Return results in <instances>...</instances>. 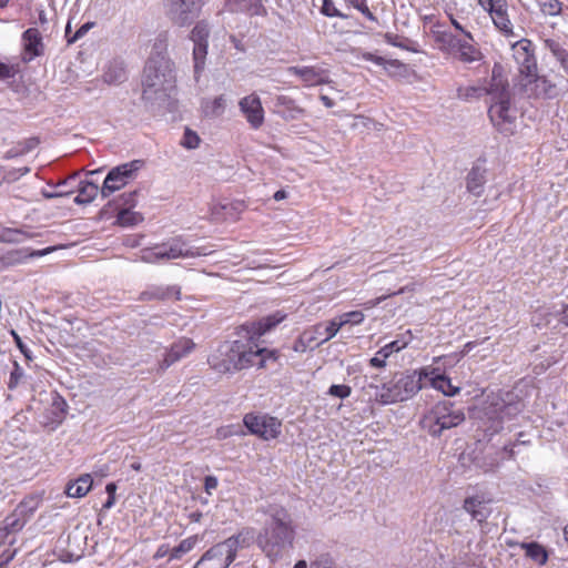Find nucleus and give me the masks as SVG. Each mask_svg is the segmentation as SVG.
Instances as JSON below:
<instances>
[{
	"mask_svg": "<svg viewBox=\"0 0 568 568\" xmlns=\"http://www.w3.org/2000/svg\"><path fill=\"white\" fill-rule=\"evenodd\" d=\"M285 314L276 312L258 321L247 322L239 327L237 334L241 338L235 339V347L239 352L237 362L242 371L256 367L265 369L270 362L280 359L281 353L276 348L261 347L258 342L262 336L272 331L284 321Z\"/></svg>",
	"mask_w": 568,
	"mask_h": 568,
	"instance_id": "obj_1",
	"label": "nucleus"
},
{
	"mask_svg": "<svg viewBox=\"0 0 568 568\" xmlns=\"http://www.w3.org/2000/svg\"><path fill=\"white\" fill-rule=\"evenodd\" d=\"M423 387L419 369H412L395 374L381 386L371 383L364 389L374 390L373 394L367 392L371 403L386 406L413 398Z\"/></svg>",
	"mask_w": 568,
	"mask_h": 568,
	"instance_id": "obj_2",
	"label": "nucleus"
},
{
	"mask_svg": "<svg viewBox=\"0 0 568 568\" xmlns=\"http://www.w3.org/2000/svg\"><path fill=\"white\" fill-rule=\"evenodd\" d=\"M294 535L288 515L284 510L277 511L272 517L271 526L260 534L257 542L266 556L274 561L281 556L286 544L293 545Z\"/></svg>",
	"mask_w": 568,
	"mask_h": 568,
	"instance_id": "obj_3",
	"label": "nucleus"
},
{
	"mask_svg": "<svg viewBox=\"0 0 568 568\" xmlns=\"http://www.w3.org/2000/svg\"><path fill=\"white\" fill-rule=\"evenodd\" d=\"M466 419L465 413L448 400L434 404L420 418V427L433 437H439L444 430L459 426Z\"/></svg>",
	"mask_w": 568,
	"mask_h": 568,
	"instance_id": "obj_4",
	"label": "nucleus"
},
{
	"mask_svg": "<svg viewBox=\"0 0 568 568\" xmlns=\"http://www.w3.org/2000/svg\"><path fill=\"white\" fill-rule=\"evenodd\" d=\"M523 405L520 403H506L499 394L488 396L484 407L485 417L491 423L486 427V432L491 436L503 429V424L520 414Z\"/></svg>",
	"mask_w": 568,
	"mask_h": 568,
	"instance_id": "obj_5",
	"label": "nucleus"
},
{
	"mask_svg": "<svg viewBox=\"0 0 568 568\" xmlns=\"http://www.w3.org/2000/svg\"><path fill=\"white\" fill-rule=\"evenodd\" d=\"M174 63L165 55L150 58L143 71V85L165 91L174 82Z\"/></svg>",
	"mask_w": 568,
	"mask_h": 568,
	"instance_id": "obj_6",
	"label": "nucleus"
},
{
	"mask_svg": "<svg viewBox=\"0 0 568 568\" xmlns=\"http://www.w3.org/2000/svg\"><path fill=\"white\" fill-rule=\"evenodd\" d=\"M490 95L495 100L488 110L491 122L501 133H511V124L515 118L510 114L508 84L503 79H499L498 84H496L495 94Z\"/></svg>",
	"mask_w": 568,
	"mask_h": 568,
	"instance_id": "obj_7",
	"label": "nucleus"
},
{
	"mask_svg": "<svg viewBox=\"0 0 568 568\" xmlns=\"http://www.w3.org/2000/svg\"><path fill=\"white\" fill-rule=\"evenodd\" d=\"M141 258L146 263H155L160 260H174L180 257H194V256H205L211 251L206 248H191L184 250L183 245L179 242H174L170 245L168 244H158L153 247H146L141 251Z\"/></svg>",
	"mask_w": 568,
	"mask_h": 568,
	"instance_id": "obj_8",
	"label": "nucleus"
},
{
	"mask_svg": "<svg viewBox=\"0 0 568 568\" xmlns=\"http://www.w3.org/2000/svg\"><path fill=\"white\" fill-rule=\"evenodd\" d=\"M243 424L250 434L263 440L276 439L282 434V422L268 414L247 413L243 417Z\"/></svg>",
	"mask_w": 568,
	"mask_h": 568,
	"instance_id": "obj_9",
	"label": "nucleus"
},
{
	"mask_svg": "<svg viewBox=\"0 0 568 568\" xmlns=\"http://www.w3.org/2000/svg\"><path fill=\"white\" fill-rule=\"evenodd\" d=\"M237 541L229 538L211 547L194 568H227L236 557Z\"/></svg>",
	"mask_w": 568,
	"mask_h": 568,
	"instance_id": "obj_10",
	"label": "nucleus"
},
{
	"mask_svg": "<svg viewBox=\"0 0 568 568\" xmlns=\"http://www.w3.org/2000/svg\"><path fill=\"white\" fill-rule=\"evenodd\" d=\"M143 166V161L133 160L113 168L105 176L101 187V194L104 197L110 196L115 191L124 187L133 180L138 171Z\"/></svg>",
	"mask_w": 568,
	"mask_h": 568,
	"instance_id": "obj_11",
	"label": "nucleus"
},
{
	"mask_svg": "<svg viewBox=\"0 0 568 568\" xmlns=\"http://www.w3.org/2000/svg\"><path fill=\"white\" fill-rule=\"evenodd\" d=\"M513 55L518 64L521 79L534 75L538 71L534 45L529 39H520L513 45Z\"/></svg>",
	"mask_w": 568,
	"mask_h": 568,
	"instance_id": "obj_12",
	"label": "nucleus"
},
{
	"mask_svg": "<svg viewBox=\"0 0 568 568\" xmlns=\"http://www.w3.org/2000/svg\"><path fill=\"white\" fill-rule=\"evenodd\" d=\"M239 352L235 347V341L230 344L221 346L216 353L209 358V364L212 369L220 374H229L241 372L240 363L237 362Z\"/></svg>",
	"mask_w": 568,
	"mask_h": 568,
	"instance_id": "obj_13",
	"label": "nucleus"
},
{
	"mask_svg": "<svg viewBox=\"0 0 568 568\" xmlns=\"http://www.w3.org/2000/svg\"><path fill=\"white\" fill-rule=\"evenodd\" d=\"M479 4L488 11L494 26L505 36L514 34V27L509 19L506 0H478Z\"/></svg>",
	"mask_w": 568,
	"mask_h": 568,
	"instance_id": "obj_14",
	"label": "nucleus"
},
{
	"mask_svg": "<svg viewBox=\"0 0 568 568\" xmlns=\"http://www.w3.org/2000/svg\"><path fill=\"white\" fill-rule=\"evenodd\" d=\"M173 20L180 27L189 24L202 10L203 0H166Z\"/></svg>",
	"mask_w": 568,
	"mask_h": 568,
	"instance_id": "obj_15",
	"label": "nucleus"
},
{
	"mask_svg": "<svg viewBox=\"0 0 568 568\" xmlns=\"http://www.w3.org/2000/svg\"><path fill=\"white\" fill-rule=\"evenodd\" d=\"M520 84L529 98L552 99L556 97V85L538 71L534 75L520 79Z\"/></svg>",
	"mask_w": 568,
	"mask_h": 568,
	"instance_id": "obj_16",
	"label": "nucleus"
},
{
	"mask_svg": "<svg viewBox=\"0 0 568 568\" xmlns=\"http://www.w3.org/2000/svg\"><path fill=\"white\" fill-rule=\"evenodd\" d=\"M239 106L252 129L257 130L264 124L265 113L261 99L256 93L242 98Z\"/></svg>",
	"mask_w": 568,
	"mask_h": 568,
	"instance_id": "obj_17",
	"label": "nucleus"
},
{
	"mask_svg": "<svg viewBox=\"0 0 568 568\" xmlns=\"http://www.w3.org/2000/svg\"><path fill=\"white\" fill-rule=\"evenodd\" d=\"M437 40L445 42L449 47L450 52L463 62H474L480 57L479 50L470 43L471 40L457 39L445 32Z\"/></svg>",
	"mask_w": 568,
	"mask_h": 568,
	"instance_id": "obj_18",
	"label": "nucleus"
},
{
	"mask_svg": "<svg viewBox=\"0 0 568 568\" xmlns=\"http://www.w3.org/2000/svg\"><path fill=\"white\" fill-rule=\"evenodd\" d=\"M419 374L422 377V382L424 379H427L429 382V385L438 390L442 392L446 396H455L459 394L460 388L457 386H454L452 384V381L448 376L445 374H442L439 372V368L433 367V366H425L419 368Z\"/></svg>",
	"mask_w": 568,
	"mask_h": 568,
	"instance_id": "obj_19",
	"label": "nucleus"
},
{
	"mask_svg": "<svg viewBox=\"0 0 568 568\" xmlns=\"http://www.w3.org/2000/svg\"><path fill=\"white\" fill-rule=\"evenodd\" d=\"M195 348V343L189 337H181L175 341L165 352L163 359L159 363V369L164 372L174 363L186 357Z\"/></svg>",
	"mask_w": 568,
	"mask_h": 568,
	"instance_id": "obj_20",
	"label": "nucleus"
},
{
	"mask_svg": "<svg viewBox=\"0 0 568 568\" xmlns=\"http://www.w3.org/2000/svg\"><path fill=\"white\" fill-rule=\"evenodd\" d=\"M288 72L298 77L305 87H316L331 82L328 71L316 65L290 67Z\"/></svg>",
	"mask_w": 568,
	"mask_h": 568,
	"instance_id": "obj_21",
	"label": "nucleus"
},
{
	"mask_svg": "<svg viewBox=\"0 0 568 568\" xmlns=\"http://www.w3.org/2000/svg\"><path fill=\"white\" fill-rule=\"evenodd\" d=\"M274 112L285 121H294L306 113V110L298 105L293 98L280 94L274 99Z\"/></svg>",
	"mask_w": 568,
	"mask_h": 568,
	"instance_id": "obj_22",
	"label": "nucleus"
},
{
	"mask_svg": "<svg viewBox=\"0 0 568 568\" xmlns=\"http://www.w3.org/2000/svg\"><path fill=\"white\" fill-rule=\"evenodd\" d=\"M182 297L181 287L179 285L151 286L139 295L141 302L152 301H180Z\"/></svg>",
	"mask_w": 568,
	"mask_h": 568,
	"instance_id": "obj_23",
	"label": "nucleus"
},
{
	"mask_svg": "<svg viewBox=\"0 0 568 568\" xmlns=\"http://www.w3.org/2000/svg\"><path fill=\"white\" fill-rule=\"evenodd\" d=\"M24 61H31L43 53L42 36L39 29L29 28L22 33Z\"/></svg>",
	"mask_w": 568,
	"mask_h": 568,
	"instance_id": "obj_24",
	"label": "nucleus"
},
{
	"mask_svg": "<svg viewBox=\"0 0 568 568\" xmlns=\"http://www.w3.org/2000/svg\"><path fill=\"white\" fill-rule=\"evenodd\" d=\"M54 247H47L41 251H27V250H13L9 251L0 257V265L2 267H10L19 264H23L27 260L32 257L43 256L51 253Z\"/></svg>",
	"mask_w": 568,
	"mask_h": 568,
	"instance_id": "obj_25",
	"label": "nucleus"
},
{
	"mask_svg": "<svg viewBox=\"0 0 568 568\" xmlns=\"http://www.w3.org/2000/svg\"><path fill=\"white\" fill-rule=\"evenodd\" d=\"M491 503L490 498H486L484 495H477L467 497L464 500V509L471 516L473 519L483 523L489 516L487 505Z\"/></svg>",
	"mask_w": 568,
	"mask_h": 568,
	"instance_id": "obj_26",
	"label": "nucleus"
},
{
	"mask_svg": "<svg viewBox=\"0 0 568 568\" xmlns=\"http://www.w3.org/2000/svg\"><path fill=\"white\" fill-rule=\"evenodd\" d=\"M500 78L496 77L495 70L493 71V83L489 89L480 85H466L457 89V98L469 101L479 99L485 94H495L496 84Z\"/></svg>",
	"mask_w": 568,
	"mask_h": 568,
	"instance_id": "obj_27",
	"label": "nucleus"
},
{
	"mask_svg": "<svg viewBox=\"0 0 568 568\" xmlns=\"http://www.w3.org/2000/svg\"><path fill=\"white\" fill-rule=\"evenodd\" d=\"M27 520L16 508L8 515L0 526V542L4 541L11 534L19 532L26 526Z\"/></svg>",
	"mask_w": 568,
	"mask_h": 568,
	"instance_id": "obj_28",
	"label": "nucleus"
},
{
	"mask_svg": "<svg viewBox=\"0 0 568 568\" xmlns=\"http://www.w3.org/2000/svg\"><path fill=\"white\" fill-rule=\"evenodd\" d=\"M93 479L90 474H83L65 486V495L70 498L84 497L92 488Z\"/></svg>",
	"mask_w": 568,
	"mask_h": 568,
	"instance_id": "obj_29",
	"label": "nucleus"
},
{
	"mask_svg": "<svg viewBox=\"0 0 568 568\" xmlns=\"http://www.w3.org/2000/svg\"><path fill=\"white\" fill-rule=\"evenodd\" d=\"M545 48L548 49L551 54L559 62L560 67L565 70L568 75V50L555 39H546L544 41Z\"/></svg>",
	"mask_w": 568,
	"mask_h": 568,
	"instance_id": "obj_30",
	"label": "nucleus"
},
{
	"mask_svg": "<svg viewBox=\"0 0 568 568\" xmlns=\"http://www.w3.org/2000/svg\"><path fill=\"white\" fill-rule=\"evenodd\" d=\"M143 221V216L139 212H134L130 209L120 207L118 205V214L114 224L121 227H130L138 225Z\"/></svg>",
	"mask_w": 568,
	"mask_h": 568,
	"instance_id": "obj_31",
	"label": "nucleus"
},
{
	"mask_svg": "<svg viewBox=\"0 0 568 568\" xmlns=\"http://www.w3.org/2000/svg\"><path fill=\"white\" fill-rule=\"evenodd\" d=\"M485 171L478 166H474L467 175V190L475 194L480 195L485 183Z\"/></svg>",
	"mask_w": 568,
	"mask_h": 568,
	"instance_id": "obj_32",
	"label": "nucleus"
},
{
	"mask_svg": "<svg viewBox=\"0 0 568 568\" xmlns=\"http://www.w3.org/2000/svg\"><path fill=\"white\" fill-rule=\"evenodd\" d=\"M225 110V98L224 95L215 97L211 100H204L202 102V111L205 116L214 118L221 115Z\"/></svg>",
	"mask_w": 568,
	"mask_h": 568,
	"instance_id": "obj_33",
	"label": "nucleus"
},
{
	"mask_svg": "<svg viewBox=\"0 0 568 568\" xmlns=\"http://www.w3.org/2000/svg\"><path fill=\"white\" fill-rule=\"evenodd\" d=\"M99 187L93 182H82L74 202L78 204L90 203L97 197Z\"/></svg>",
	"mask_w": 568,
	"mask_h": 568,
	"instance_id": "obj_34",
	"label": "nucleus"
},
{
	"mask_svg": "<svg viewBox=\"0 0 568 568\" xmlns=\"http://www.w3.org/2000/svg\"><path fill=\"white\" fill-rule=\"evenodd\" d=\"M525 554L528 558L532 559L539 565H545L548 559V554L544 546L538 542L523 544Z\"/></svg>",
	"mask_w": 568,
	"mask_h": 568,
	"instance_id": "obj_35",
	"label": "nucleus"
},
{
	"mask_svg": "<svg viewBox=\"0 0 568 568\" xmlns=\"http://www.w3.org/2000/svg\"><path fill=\"white\" fill-rule=\"evenodd\" d=\"M65 402L64 400H54L52 403L51 408L49 409L50 416L47 417L44 424L58 426L65 418Z\"/></svg>",
	"mask_w": 568,
	"mask_h": 568,
	"instance_id": "obj_36",
	"label": "nucleus"
},
{
	"mask_svg": "<svg viewBox=\"0 0 568 568\" xmlns=\"http://www.w3.org/2000/svg\"><path fill=\"white\" fill-rule=\"evenodd\" d=\"M536 3L545 17H558L564 8V3L560 0H536Z\"/></svg>",
	"mask_w": 568,
	"mask_h": 568,
	"instance_id": "obj_37",
	"label": "nucleus"
},
{
	"mask_svg": "<svg viewBox=\"0 0 568 568\" xmlns=\"http://www.w3.org/2000/svg\"><path fill=\"white\" fill-rule=\"evenodd\" d=\"M209 43H196L193 47L194 73L199 75L205 67Z\"/></svg>",
	"mask_w": 568,
	"mask_h": 568,
	"instance_id": "obj_38",
	"label": "nucleus"
},
{
	"mask_svg": "<svg viewBox=\"0 0 568 568\" xmlns=\"http://www.w3.org/2000/svg\"><path fill=\"white\" fill-rule=\"evenodd\" d=\"M40 505V499L36 496H28L23 498L16 509L23 515L26 520L28 521L30 517L33 515V513L38 509Z\"/></svg>",
	"mask_w": 568,
	"mask_h": 568,
	"instance_id": "obj_39",
	"label": "nucleus"
},
{
	"mask_svg": "<svg viewBox=\"0 0 568 568\" xmlns=\"http://www.w3.org/2000/svg\"><path fill=\"white\" fill-rule=\"evenodd\" d=\"M199 537L196 535L183 539L176 547L171 550V559H180L184 554L190 552L197 544Z\"/></svg>",
	"mask_w": 568,
	"mask_h": 568,
	"instance_id": "obj_40",
	"label": "nucleus"
},
{
	"mask_svg": "<svg viewBox=\"0 0 568 568\" xmlns=\"http://www.w3.org/2000/svg\"><path fill=\"white\" fill-rule=\"evenodd\" d=\"M210 29L205 21L197 22L191 30L190 39L194 44L196 43H209Z\"/></svg>",
	"mask_w": 568,
	"mask_h": 568,
	"instance_id": "obj_41",
	"label": "nucleus"
},
{
	"mask_svg": "<svg viewBox=\"0 0 568 568\" xmlns=\"http://www.w3.org/2000/svg\"><path fill=\"white\" fill-rule=\"evenodd\" d=\"M528 445H529V442H524V440L523 442L517 440L515 443L506 445L504 447V456H503V458H508V459L517 458V457L524 458L525 455H523V453L525 450H527Z\"/></svg>",
	"mask_w": 568,
	"mask_h": 568,
	"instance_id": "obj_42",
	"label": "nucleus"
},
{
	"mask_svg": "<svg viewBox=\"0 0 568 568\" xmlns=\"http://www.w3.org/2000/svg\"><path fill=\"white\" fill-rule=\"evenodd\" d=\"M23 377H24V372H23L22 367L20 366V364L17 361H14L13 368L10 373V377L8 381V388L11 390L16 389L19 386V384L21 383Z\"/></svg>",
	"mask_w": 568,
	"mask_h": 568,
	"instance_id": "obj_43",
	"label": "nucleus"
},
{
	"mask_svg": "<svg viewBox=\"0 0 568 568\" xmlns=\"http://www.w3.org/2000/svg\"><path fill=\"white\" fill-rule=\"evenodd\" d=\"M343 326L351 325H359L363 323L365 315L361 311H351L338 316Z\"/></svg>",
	"mask_w": 568,
	"mask_h": 568,
	"instance_id": "obj_44",
	"label": "nucleus"
},
{
	"mask_svg": "<svg viewBox=\"0 0 568 568\" xmlns=\"http://www.w3.org/2000/svg\"><path fill=\"white\" fill-rule=\"evenodd\" d=\"M200 142H201V139H200L199 134L195 131L186 128L184 131L181 144L185 149L191 150V149H196L200 145Z\"/></svg>",
	"mask_w": 568,
	"mask_h": 568,
	"instance_id": "obj_45",
	"label": "nucleus"
},
{
	"mask_svg": "<svg viewBox=\"0 0 568 568\" xmlns=\"http://www.w3.org/2000/svg\"><path fill=\"white\" fill-rule=\"evenodd\" d=\"M389 355L383 348H379L375 355L369 359V366L373 368L383 369L387 365Z\"/></svg>",
	"mask_w": 568,
	"mask_h": 568,
	"instance_id": "obj_46",
	"label": "nucleus"
},
{
	"mask_svg": "<svg viewBox=\"0 0 568 568\" xmlns=\"http://www.w3.org/2000/svg\"><path fill=\"white\" fill-rule=\"evenodd\" d=\"M311 568H336V565L329 554H322L311 562Z\"/></svg>",
	"mask_w": 568,
	"mask_h": 568,
	"instance_id": "obj_47",
	"label": "nucleus"
},
{
	"mask_svg": "<svg viewBox=\"0 0 568 568\" xmlns=\"http://www.w3.org/2000/svg\"><path fill=\"white\" fill-rule=\"evenodd\" d=\"M114 203L116 206L132 210L136 204V192L123 193Z\"/></svg>",
	"mask_w": 568,
	"mask_h": 568,
	"instance_id": "obj_48",
	"label": "nucleus"
},
{
	"mask_svg": "<svg viewBox=\"0 0 568 568\" xmlns=\"http://www.w3.org/2000/svg\"><path fill=\"white\" fill-rule=\"evenodd\" d=\"M352 6L357 9L366 19L377 22L376 16L371 11L365 0H352Z\"/></svg>",
	"mask_w": 568,
	"mask_h": 568,
	"instance_id": "obj_49",
	"label": "nucleus"
},
{
	"mask_svg": "<svg viewBox=\"0 0 568 568\" xmlns=\"http://www.w3.org/2000/svg\"><path fill=\"white\" fill-rule=\"evenodd\" d=\"M343 327L342 323H341V320L339 317L337 318H334L332 321H329L326 326H325V337H324V342L326 341H329L331 338H333L337 333L338 331Z\"/></svg>",
	"mask_w": 568,
	"mask_h": 568,
	"instance_id": "obj_50",
	"label": "nucleus"
},
{
	"mask_svg": "<svg viewBox=\"0 0 568 568\" xmlns=\"http://www.w3.org/2000/svg\"><path fill=\"white\" fill-rule=\"evenodd\" d=\"M331 396H334V397H338V398H347L351 393H352V388L348 386V385H332L329 388H328V392H327Z\"/></svg>",
	"mask_w": 568,
	"mask_h": 568,
	"instance_id": "obj_51",
	"label": "nucleus"
},
{
	"mask_svg": "<svg viewBox=\"0 0 568 568\" xmlns=\"http://www.w3.org/2000/svg\"><path fill=\"white\" fill-rule=\"evenodd\" d=\"M321 12L326 17H339L345 18L343 13H341L337 8L334 6L333 0H323L322 1V8Z\"/></svg>",
	"mask_w": 568,
	"mask_h": 568,
	"instance_id": "obj_52",
	"label": "nucleus"
},
{
	"mask_svg": "<svg viewBox=\"0 0 568 568\" xmlns=\"http://www.w3.org/2000/svg\"><path fill=\"white\" fill-rule=\"evenodd\" d=\"M19 71L18 64H7L0 61V80L13 78Z\"/></svg>",
	"mask_w": 568,
	"mask_h": 568,
	"instance_id": "obj_53",
	"label": "nucleus"
},
{
	"mask_svg": "<svg viewBox=\"0 0 568 568\" xmlns=\"http://www.w3.org/2000/svg\"><path fill=\"white\" fill-rule=\"evenodd\" d=\"M11 336L14 341V344L19 348V351L23 354V356L28 359H32L31 351L27 347V345L22 342L21 337L16 331H11Z\"/></svg>",
	"mask_w": 568,
	"mask_h": 568,
	"instance_id": "obj_54",
	"label": "nucleus"
},
{
	"mask_svg": "<svg viewBox=\"0 0 568 568\" xmlns=\"http://www.w3.org/2000/svg\"><path fill=\"white\" fill-rule=\"evenodd\" d=\"M18 550L6 549L0 554V568H8L9 564L14 559Z\"/></svg>",
	"mask_w": 568,
	"mask_h": 568,
	"instance_id": "obj_55",
	"label": "nucleus"
},
{
	"mask_svg": "<svg viewBox=\"0 0 568 568\" xmlns=\"http://www.w3.org/2000/svg\"><path fill=\"white\" fill-rule=\"evenodd\" d=\"M93 22H87L84 24H82L77 31L75 33L68 39V43H74L77 40H79L80 38H82L92 27H93Z\"/></svg>",
	"mask_w": 568,
	"mask_h": 568,
	"instance_id": "obj_56",
	"label": "nucleus"
},
{
	"mask_svg": "<svg viewBox=\"0 0 568 568\" xmlns=\"http://www.w3.org/2000/svg\"><path fill=\"white\" fill-rule=\"evenodd\" d=\"M357 57L365 61H371L377 65H384L386 62L383 57L376 55L372 52H361Z\"/></svg>",
	"mask_w": 568,
	"mask_h": 568,
	"instance_id": "obj_57",
	"label": "nucleus"
},
{
	"mask_svg": "<svg viewBox=\"0 0 568 568\" xmlns=\"http://www.w3.org/2000/svg\"><path fill=\"white\" fill-rule=\"evenodd\" d=\"M405 346H406L405 343L400 344L399 341H393V342L384 345L382 348L386 352V354H388L390 356L393 353L402 351Z\"/></svg>",
	"mask_w": 568,
	"mask_h": 568,
	"instance_id": "obj_58",
	"label": "nucleus"
},
{
	"mask_svg": "<svg viewBox=\"0 0 568 568\" xmlns=\"http://www.w3.org/2000/svg\"><path fill=\"white\" fill-rule=\"evenodd\" d=\"M219 481L217 478L214 476H206L204 479V489L205 491L211 495L213 490L217 488Z\"/></svg>",
	"mask_w": 568,
	"mask_h": 568,
	"instance_id": "obj_59",
	"label": "nucleus"
},
{
	"mask_svg": "<svg viewBox=\"0 0 568 568\" xmlns=\"http://www.w3.org/2000/svg\"><path fill=\"white\" fill-rule=\"evenodd\" d=\"M384 39L388 44L397 48H404V44L399 41L400 37L390 32L384 34Z\"/></svg>",
	"mask_w": 568,
	"mask_h": 568,
	"instance_id": "obj_60",
	"label": "nucleus"
},
{
	"mask_svg": "<svg viewBox=\"0 0 568 568\" xmlns=\"http://www.w3.org/2000/svg\"><path fill=\"white\" fill-rule=\"evenodd\" d=\"M240 433H241L240 426H233V425L219 429V435L221 437L233 436V435H237Z\"/></svg>",
	"mask_w": 568,
	"mask_h": 568,
	"instance_id": "obj_61",
	"label": "nucleus"
},
{
	"mask_svg": "<svg viewBox=\"0 0 568 568\" xmlns=\"http://www.w3.org/2000/svg\"><path fill=\"white\" fill-rule=\"evenodd\" d=\"M450 22L455 27V29L459 30L460 32L464 33V36L468 39V40H471L473 41V36L469 31H466L462 24L453 17L450 16Z\"/></svg>",
	"mask_w": 568,
	"mask_h": 568,
	"instance_id": "obj_62",
	"label": "nucleus"
},
{
	"mask_svg": "<svg viewBox=\"0 0 568 568\" xmlns=\"http://www.w3.org/2000/svg\"><path fill=\"white\" fill-rule=\"evenodd\" d=\"M227 207L235 210L237 212H243L245 210V204L243 201H236V202L231 203L227 206H224V209H227Z\"/></svg>",
	"mask_w": 568,
	"mask_h": 568,
	"instance_id": "obj_63",
	"label": "nucleus"
},
{
	"mask_svg": "<svg viewBox=\"0 0 568 568\" xmlns=\"http://www.w3.org/2000/svg\"><path fill=\"white\" fill-rule=\"evenodd\" d=\"M562 314L564 316L560 318V323L568 327V304L562 305Z\"/></svg>",
	"mask_w": 568,
	"mask_h": 568,
	"instance_id": "obj_64",
	"label": "nucleus"
}]
</instances>
